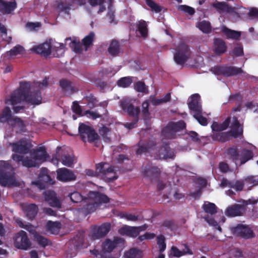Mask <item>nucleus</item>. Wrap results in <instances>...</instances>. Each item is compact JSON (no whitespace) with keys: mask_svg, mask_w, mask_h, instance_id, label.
<instances>
[{"mask_svg":"<svg viewBox=\"0 0 258 258\" xmlns=\"http://www.w3.org/2000/svg\"><path fill=\"white\" fill-rule=\"evenodd\" d=\"M31 88V84L29 82H21L20 83V87L15 90L11 94L9 101L12 105L13 109L15 113H19L25 109V106H17V104L25 101L32 105H38L41 103L42 97L40 92H37L35 94H29Z\"/></svg>","mask_w":258,"mask_h":258,"instance_id":"nucleus-1","label":"nucleus"},{"mask_svg":"<svg viewBox=\"0 0 258 258\" xmlns=\"http://www.w3.org/2000/svg\"><path fill=\"white\" fill-rule=\"evenodd\" d=\"M15 173L12 170L10 164L5 161H1L0 163V185L3 186L7 185H17Z\"/></svg>","mask_w":258,"mask_h":258,"instance_id":"nucleus-2","label":"nucleus"},{"mask_svg":"<svg viewBox=\"0 0 258 258\" xmlns=\"http://www.w3.org/2000/svg\"><path fill=\"white\" fill-rule=\"evenodd\" d=\"M211 72L216 75H222L225 77L235 76L243 73L242 70L235 66L219 65L211 68Z\"/></svg>","mask_w":258,"mask_h":258,"instance_id":"nucleus-3","label":"nucleus"},{"mask_svg":"<svg viewBox=\"0 0 258 258\" xmlns=\"http://www.w3.org/2000/svg\"><path fill=\"white\" fill-rule=\"evenodd\" d=\"M186 127L185 122L180 120L177 122H169L166 128L162 131V134L165 138L174 139L176 136V132L181 131Z\"/></svg>","mask_w":258,"mask_h":258,"instance_id":"nucleus-4","label":"nucleus"},{"mask_svg":"<svg viewBox=\"0 0 258 258\" xmlns=\"http://www.w3.org/2000/svg\"><path fill=\"white\" fill-rule=\"evenodd\" d=\"M79 132L82 140L86 142L93 143L97 140L99 136L91 126L84 123H81L79 126Z\"/></svg>","mask_w":258,"mask_h":258,"instance_id":"nucleus-5","label":"nucleus"},{"mask_svg":"<svg viewBox=\"0 0 258 258\" xmlns=\"http://www.w3.org/2000/svg\"><path fill=\"white\" fill-rule=\"evenodd\" d=\"M111 226L110 223H104L100 225L92 226L90 237L94 240L104 237L110 231Z\"/></svg>","mask_w":258,"mask_h":258,"instance_id":"nucleus-6","label":"nucleus"},{"mask_svg":"<svg viewBox=\"0 0 258 258\" xmlns=\"http://www.w3.org/2000/svg\"><path fill=\"white\" fill-rule=\"evenodd\" d=\"M14 245L15 247L20 249L27 250L31 246V243L27 233L20 230L13 237Z\"/></svg>","mask_w":258,"mask_h":258,"instance_id":"nucleus-7","label":"nucleus"},{"mask_svg":"<svg viewBox=\"0 0 258 258\" xmlns=\"http://www.w3.org/2000/svg\"><path fill=\"white\" fill-rule=\"evenodd\" d=\"M190 55V51L188 46L184 43L180 44L174 55V60L177 64L182 65L189 59Z\"/></svg>","mask_w":258,"mask_h":258,"instance_id":"nucleus-8","label":"nucleus"},{"mask_svg":"<svg viewBox=\"0 0 258 258\" xmlns=\"http://www.w3.org/2000/svg\"><path fill=\"white\" fill-rule=\"evenodd\" d=\"M147 228L148 225L146 224L137 227L124 225L119 228L118 232L121 235L135 238L139 235L141 231L146 230Z\"/></svg>","mask_w":258,"mask_h":258,"instance_id":"nucleus-9","label":"nucleus"},{"mask_svg":"<svg viewBox=\"0 0 258 258\" xmlns=\"http://www.w3.org/2000/svg\"><path fill=\"white\" fill-rule=\"evenodd\" d=\"M141 172L145 177L153 181L159 177L161 171L158 167L153 165L152 163L148 162L142 166Z\"/></svg>","mask_w":258,"mask_h":258,"instance_id":"nucleus-10","label":"nucleus"},{"mask_svg":"<svg viewBox=\"0 0 258 258\" xmlns=\"http://www.w3.org/2000/svg\"><path fill=\"white\" fill-rule=\"evenodd\" d=\"M230 230L234 235L244 239L251 238L255 236L253 231L248 226L241 224L231 227Z\"/></svg>","mask_w":258,"mask_h":258,"instance_id":"nucleus-11","label":"nucleus"},{"mask_svg":"<svg viewBox=\"0 0 258 258\" xmlns=\"http://www.w3.org/2000/svg\"><path fill=\"white\" fill-rule=\"evenodd\" d=\"M125 240L123 238L115 236L111 240L107 238L103 242L102 249L104 252H111L117 247H121L124 244Z\"/></svg>","mask_w":258,"mask_h":258,"instance_id":"nucleus-12","label":"nucleus"},{"mask_svg":"<svg viewBox=\"0 0 258 258\" xmlns=\"http://www.w3.org/2000/svg\"><path fill=\"white\" fill-rule=\"evenodd\" d=\"M12 151L15 153L26 154L29 152L31 145L25 139H22L16 143L11 144Z\"/></svg>","mask_w":258,"mask_h":258,"instance_id":"nucleus-13","label":"nucleus"},{"mask_svg":"<svg viewBox=\"0 0 258 258\" xmlns=\"http://www.w3.org/2000/svg\"><path fill=\"white\" fill-rule=\"evenodd\" d=\"M52 179L48 174V170L45 168H42L38 175V179L32 182L33 184L36 185L39 189L45 188V183H51Z\"/></svg>","mask_w":258,"mask_h":258,"instance_id":"nucleus-14","label":"nucleus"},{"mask_svg":"<svg viewBox=\"0 0 258 258\" xmlns=\"http://www.w3.org/2000/svg\"><path fill=\"white\" fill-rule=\"evenodd\" d=\"M46 202L52 207L59 209L61 207V203L57 197L56 193L53 190H47L43 192Z\"/></svg>","mask_w":258,"mask_h":258,"instance_id":"nucleus-15","label":"nucleus"},{"mask_svg":"<svg viewBox=\"0 0 258 258\" xmlns=\"http://www.w3.org/2000/svg\"><path fill=\"white\" fill-rule=\"evenodd\" d=\"M57 179L61 181L69 182L76 179L74 172L66 168H58L56 170Z\"/></svg>","mask_w":258,"mask_h":258,"instance_id":"nucleus-16","label":"nucleus"},{"mask_svg":"<svg viewBox=\"0 0 258 258\" xmlns=\"http://www.w3.org/2000/svg\"><path fill=\"white\" fill-rule=\"evenodd\" d=\"M120 106L122 110L134 118L139 117L140 108L139 107H135L130 101L123 100L120 103Z\"/></svg>","mask_w":258,"mask_h":258,"instance_id":"nucleus-17","label":"nucleus"},{"mask_svg":"<svg viewBox=\"0 0 258 258\" xmlns=\"http://www.w3.org/2000/svg\"><path fill=\"white\" fill-rule=\"evenodd\" d=\"M231 131H228L231 137L237 138L243 135V126L240 123L237 117L234 116L232 118V122L231 123Z\"/></svg>","mask_w":258,"mask_h":258,"instance_id":"nucleus-18","label":"nucleus"},{"mask_svg":"<svg viewBox=\"0 0 258 258\" xmlns=\"http://www.w3.org/2000/svg\"><path fill=\"white\" fill-rule=\"evenodd\" d=\"M193 252L186 244L182 245L180 249L176 246H172L170 251L169 255L174 257H179L185 255H192Z\"/></svg>","mask_w":258,"mask_h":258,"instance_id":"nucleus-19","label":"nucleus"},{"mask_svg":"<svg viewBox=\"0 0 258 258\" xmlns=\"http://www.w3.org/2000/svg\"><path fill=\"white\" fill-rule=\"evenodd\" d=\"M12 158L17 163L22 162V164L23 166L28 168L38 166L37 163L32 157V158H30L27 156L24 157L23 156L18 154H13Z\"/></svg>","mask_w":258,"mask_h":258,"instance_id":"nucleus-20","label":"nucleus"},{"mask_svg":"<svg viewBox=\"0 0 258 258\" xmlns=\"http://www.w3.org/2000/svg\"><path fill=\"white\" fill-rule=\"evenodd\" d=\"M227 49L226 42L220 38H215L213 40V50L217 55L225 53Z\"/></svg>","mask_w":258,"mask_h":258,"instance_id":"nucleus-21","label":"nucleus"},{"mask_svg":"<svg viewBox=\"0 0 258 258\" xmlns=\"http://www.w3.org/2000/svg\"><path fill=\"white\" fill-rule=\"evenodd\" d=\"M109 54L112 57L119 56L123 52V49L118 40L113 39L110 42L107 48Z\"/></svg>","mask_w":258,"mask_h":258,"instance_id":"nucleus-22","label":"nucleus"},{"mask_svg":"<svg viewBox=\"0 0 258 258\" xmlns=\"http://www.w3.org/2000/svg\"><path fill=\"white\" fill-rule=\"evenodd\" d=\"M59 85L63 93L67 96L71 95L78 91V89L73 85L72 82L69 80L60 79Z\"/></svg>","mask_w":258,"mask_h":258,"instance_id":"nucleus-23","label":"nucleus"},{"mask_svg":"<svg viewBox=\"0 0 258 258\" xmlns=\"http://www.w3.org/2000/svg\"><path fill=\"white\" fill-rule=\"evenodd\" d=\"M158 154L160 157L164 159H174L175 157V152L173 149H171L169 144L164 143L158 150Z\"/></svg>","mask_w":258,"mask_h":258,"instance_id":"nucleus-24","label":"nucleus"},{"mask_svg":"<svg viewBox=\"0 0 258 258\" xmlns=\"http://www.w3.org/2000/svg\"><path fill=\"white\" fill-rule=\"evenodd\" d=\"M51 44L45 42L37 46H33L31 50L36 54H40L42 56H47L51 53Z\"/></svg>","mask_w":258,"mask_h":258,"instance_id":"nucleus-25","label":"nucleus"},{"mask_svg":"<svg viewBox=\"0 0 258 258\" xmlns=\"http://www.w3.org/2000/svg\"><path fill=\"white\" fill-rule=\"evenodd\" d=\"M244 210V208L243 205L235 204L228 207L225 213L227 216L234 217L242 215Z\"/></svg>","mask_w":258,"mask_h":258,"instance_id":"nucleus-26","label":"nucleus"},{"mask_svg":"<svg viewBox=\"0 0 258 258\" xmlns=\"http://www.w3.org/2000/svg\"><path fill=\"white\" fill-rule=\"evenodd\" d=\"M138 149L136 151V154L141 155L144 153H152L156 148V144L153 142L143 143L140 142L138 144Z\"/></svg>","mask_w":258,"mask_h":258,"instance_id":"nucleus-27","label":"nucleus"},{"mask_svg":"<svg viewBox=\"0 0 258 258\" xmlns=\"http://www.w3.org/2000/svg\"><path fill=\"white\" fill-rule=\"evenodd\" d=\"M200 100V96L198 94L192 95L190 97V101L188 103V106L189 109L193 111L194 113L202 110Z\"/></svg>","mask_w":258,"mask_h":258,"instance_id":"nucleus-28","label":"nucleus"},{"mask_svg":"<svg viewBox=\"0 0 258 258\" xmlns=\"http://www.w3.org/2000/svg\"><path fill=\"white\" fill-rule=\"evenodd\" d=\"M38 211V206L34 204H29L24 208V212L27 218L32 221L36 216Z\"/></svg>","mask_w":258,"mask_h":258,"instance_id":"nucleus-29","label":"nucleus"},{"mask_svg":"<svg viewBox=\"0 0 258 258\" xmlns=\"http://www.w3.org/2000/svg\"><path fill=\"white\" fill-rule=\"evenodd\" d=\"M221 31L227 39L238 40L241 35V32L229 29L225 26L222 27Z\"/></svg>","mask_w":258,"mask_h":258,"instance_id":"nucleus-30","label":"nucleus"},{"mask_svg":"<svg viewBox=\"0 0 258 258\" xmlns=\"http://www.w3.org/2000/svg\"><path fill=\"white\" fill-rule=\"evenodd\" d=\"M88 196L89 198H93L96 203L101 204L109 202V198L106 195L98 191H90Z\"/></svg>","mask_w":258,"mask_h":258,"instance_id":"nucleus-31","label":"nucleus"},{"mask_svg":"<svg viewBox=\"0 0 258 258\" xmlns=\"http://www.w3.org/2000/svg\"><path fill=\"white\" fill-rule=\"evenodd\" d=\"M31 156L36 161V160L44 161L46 160V158L48 157L45 148L44 147H40L37 149L34 150L31 153Z\"/></svg>","mask_w":258,"mask_h":258,"instance_id":"nucleus-32","label":"nucleus"},{"mask_svg":"<svg viewBox=\"0 0 258 258\" xmlns=\"http://www.w3.org/2000/svg\"><path fill=\"white\" fill-rule=\"evenodd\" d=\"M15 117L13 116L10 108L6 106L4 108L0 115V121L3 123L7 122L10 125Z\"/></svg>","mask_w":258,"mask_h":258,"instance_id":"nucleus-33","label":"nucleus"},{"mask_svg":"<svg viewBox=\"0 0 258 258\" xmlns=\"http://www.w3.org/2000/svg\"><path fill=\"white\" fill-rule=\"evenodd\" d=\"M231 118L228 117L222 123H219L217 122L214 121L211 125V128L213 131L215 132H222L226 130L230 123Z\"/></svg>","mask_w":258,"mask_h":258,"instance_id":"nucleus-34","label":"nucleus"},{"mask_svg":"<svg viewBox=\"0 0 258 258\" xmlns=\"http://www.w3.org/2000/svg\"><path fill=\"white\" fill-rule=\"evenodd\" d=\"M29 83V82H28ZM31 84V88L29 94H35L37 92H40V94L41 95L40 89H42L44 87H47L48 85V83L46 78L43 80L42 82H36L34 83V85H32L31 83L30 82Z\"/></svg>","mask_w":258,"mask_h":258,"instance_id":"nucleus-35","label":"nucleus"},{"mask_svg":"<svg viewBox=\"0 0 258 258\" xmlns=\"http://www.w3.org/2000/svg\"><path fill=\"white\" fill-rule=\"evenodd\" d=\"M230 137L231 136L228 132H217L216 133H213L211 136L212 139L213 141H219L222 143L228 141Z\"/></svg>","mask_w":258,"mask_h":258,"instance_id":"nucleus-36","label":"nucleus"},{"mask_svg":"<svg viewBox=\"0 0 258 258\" xmlns=\"http://www.w3.org/2000/svg\"><path fill=\"white\" fill-rule=\"evenodd\" d=\"M239 156L240 164L242 165L252 159L253 157V153L252 151L250 150L243 149L241 150Z\"/></svg>","mask_w":258,"mask_h":258,"instance_id":"nucleus-37","label":"nucleus"},{"mask_svg":"<svg viewBox=\"0 0 258 258\" xmlns=\"http://www.w3.org/2000/svg\"><path fill=\"white\" fill-rule=\"evenodd\" d=\"M17 8V3L15 1L13 2H4L0 7V10L5 13L10 14Z\"/></svg>","mask_w":258,"mask_h":258,"instance_id":"nucleus-38","label":"nucleus"},{"mask_svg":"<svg viewBox=\"0 0 258 258\" xmlns=\"http://www.w3.org/2000/svg\"><path fill=\"white\" fill-rule=\"evenodd\" d=\"M143 252L137 248H132L124 252V258H141Z\"/></svg>","mask_w":258,"mask_h":258,"instance_id":"nucleus-39","label":"nucleus"},{"mask_svg":"<svg viewBox=\"0 0 258 258\" xmlns=\"http://www.w3.org/2000/svg\"><path fill=\"white\" fill-rule=\"evenodd\" d=\"M61 224L59 222H52L49 221L47 222L46 228L48 231L50 232L52 234L58 232L60 228Z\"/></svg>","mask_w":258,"mask_h":258,"instance_id":"nucleus-40","label":"nucleus"},{"mask_svg":"<svg viewBox=\"0 0 258 258\" xmlns=\"http://www.w3.org/2000/svg\"><path fill=\"white\" fill-rule=\"evenodd\" d=\"M204 211L211 215H214L217 212V208L215 204L209 202H205L202 207Z\"/></svg>","mask_w":258,"mask_h":258,"instance_id":"nucleus-41","label":"nucleus"},{"mask_svg":"<svg viewBox=\"0 0 258 258\" xmlns=\"http://www.w3.org/2000/svg\"><path fill=\"white\" fill-rule=\"evenodd\" d=\"M197 27L203 33L208 34L211 32L212 27L209 22L203 20L199 22Z\"/></svg>","mask_w":258,"mask_h":258,"instance_id":"nucleus-42","label":"nucleus"},{"mask_svg":"<svg viewBox=\"0 0 258 258\" xmlns=\"http://www.w3.org/2000/svg\"><path fill=\"white\" fill-rule=\"evenodd\" d=\"M57 156V155H56V156ZM58 156L59 157V155H58ZM59 159L61 160L62 163L64 165L68 167H71L73 164V158L69 154L63 155L60 158L59 157L58 158L57 157H55V160L57 162Z\"/></svg>","mask_w":258,"mask_h":258,"instance_id":"nucleus-43","label":"nucleus"},{"mask_svg":"<svg viewBox=\"0 0 258 258\" xmlns=\"http://www.w3.org/2000/svg\"><path fill=\"white\" fill-rule=\"evenodd\" d=\"M112 167H109L108 164L106 163L101 162L96 164V172L102 177L106 173L108 169H110Z\"/></svg>","mask_w":258,"mask_h":258,"instance_id":"nucleus-44","label":"nucleus"},{"mask_svg":"<svg viewBox=\"0 0 258 258\" xmlns=\"http://www.w3.org/2000/svg\"><path fill=\"white\" fill-rule=\"evenodd\" d=\"M106 181L111 182L117 178V176L114 168L112 167L110 169H108L106 173L102 177Z\"/></svg>","mask_w":258,"mask_h":258,"instance_id":"nucleus-45","label":"nucleus"},{"mask_svg":"<svg viewBox=\"0 0 258 258\" xmlns=\"http://www.w3.org/2000/svg\"><path fill=\"white\" fill-rule=\"evenodd\" d=\"M137 28L139 32H140L142 36L145 37L147 36V25L145 21L143 20L139 21L138 24H137Z\"/></svg>","mask_w":258,"mask_h":258,"instance_id":"nucleus-46","label":"nucleus"},{"mask_svg":"<svg viewBox=\"0 0 258 258\" xmlns=\"http://www.w3.org/2000/svg\"><path fill=\"white\" fill-rule=\"evenodd\" d=\"M13 127H17L21 132L25 131V125L24 121L18 117H15L12 120V123L10 124Z\"/></svg>","mask_w":258,"mask_h":258,"instance_id":"nucleus-47","label":"nucleus"},{"mask_svg":"<svg viewBox=\"0 0 258 258\" xmlns=\"http://www.w3.org/2000/svg\"><path fill=\"white\" fill-rule=\"evenodd\" d=\"M157 243L159 248L160 253H162L166 248L165 237L163 235H159L157 236Z\"/></svg>","mask_w":258,"mask_h":258,"instance_id":"nucleus-48","label":"nucleus"},{"mask_svg":"<svg viewBox=\"0 0 258 258\" xmlns=\"http://www.w3.org/2000/svg\"><path fill=\"white\" fill-rule=\"evenodd\" d=\"M133 80L131 77H125L121 78L118 80L117 84L119 87L127 88L132 83Z\"/></svg>","mask_w":258,"mask_h":258,"instance_id":"nucleus-49","label":"nucleus"},{"mask_svg":"<svg viewBox=\"0 0 258 258\" xmlns=\"http://www.w3.org/2000/svg\"><path fill=\"white\" fill-rule=\"evenodd\" d=\"M95 34L93 32H91L89 35L85 36L82 40L83 44L87 50L93 43Z\"/></svg>","mask_w":258,"mask_h":258,"instance_id":"nucleus-50","label":"nucleus"},{"mask_svg":"<svg viewBox=\"0 0 258 258\" xmlns=\"http://www.w3.org/2000/svg\"><path fill=\"white\" fill-rule=\"evenodd\" d=\"M84 99L87 102V105L90 108L95 107L98 102L97 98L92 94L85 96Z\"/></svg>","mask_w":258,"mask_h":258,"instance_id":"nucleus-51","label":"nucleus"},{"mask_svg":"<svg viewBox=\"0 0 258 258\" xmlns=\"http://www.w3.org/2000/svg\"><path fill=\"white\" fill-rule=\"evenodd\" d=\"M212 6L219 12H227L229 9L228 5L224 2H218L212 4Z\"/></svg>","mask_w":258,"mask_h":258,"instance_id":"nucleus-52","label":"nucleus"},{"mask_svg":"<svg viewBox=\"0 0 258 258\" xmlns=\"http://www.w3.org/2000/svg\"><path fill=\"white\" fill-rule=\"evenodd\" d=\"M227 154L230 156V159L233 161H236L239 159V155L236 147L228 148L227 150Z\"/></svg>","mask_w":258,"mask_h":258,"instance_id":"nucleus-53","label":"nucleus"},{"mask_svg":"<svg viewBox=\"0 0 258 258\" xmlns=\"http://www.w3.org/2000/svg\"><path fill=\"white\" fill-rule=\"evenodd\" d=\"M35 238L38 244L43 247L50 244V241L47 238L40 234H36L35 235Z\"/></svg>","mask_w":258,"mask_h":258,"instance_id":"nucleus-54","label":"nucleus"},{"mask_svg":"<svg viewBox=\"0 0 258 258\" xmlns=\"http://www.w3.org/2000/svg\"><path fill=\"white\" fill-rule=\"evenodd\" d=\"M202 110L199 112L194 113L193 116L195 118L199 123L202 125L205 126L208 124L207 119L202 115Z\"/></svg>","mask_w":258,"mask_h":258,"instance_id":"nucleus-55","label":"nucleus"},{"mask_svg":"<svg viewBox=\"0 0 258 258\" xmlns=\"http://www.w3.org/2000/svg\"><path fill=\"white\" fill-rule=\"evenodd\" d=\"M146 3L151 8L152 11L159 13L162 11V7L153 0H146Z\"/></svg>","mask_w":258,"mask_h":258,"instance_id":"nucleus-56","label":"nucleus"},{"mask_svg":"<svg viewBox=\"0 0 258 258\" xmlns=\"http://www.w3.org/2000/svg\"><path fill=\"white\" fill-rule=\"evenodd\" d=\"M149 104L147 101H144L142 104L143 118L144 120L149 119L150 117V113L149 111Z\"/></svg>","mask_w":258,"mask_h":258,"instance_id":"nucleus-57","label":"nucleus"},{"mask_svg":"<svg viewBox=\"0 0 258 258\" xmlns=\"http://www.w3.org/2000/svg\"><path fill=\"white\" fill-rule=\"evenodd\" d=\"M171 99V94L170 93H166L163 98L160 99H155L153 100V104L155 105H158L162 103H166Z\"/></svg>","mask_w":258,"mask_h":258,"instance_id":"nucleus-58","label":"nucleus"},{"mask_svg":"<svg viewBox=\"0 0 258 258\" xmlns=\"http://www.w3.org/2000/svg\"><path fill=\"white\" fill-rule=\"evenodd\" d=\"M135 89L138 92L148 93V89L143 82H137L135 84Z\"/></svg>","mask_w":258,"mask_h":258,"instance_id":"nucleus-59","label":"nucleus"},{"mask_svg":"<svg viewBox=\"0 0 258 258\" xmlns=\"http://www.w3.org/2000/svg\"><path fill=\"white\" fill-rule=\"evenodd\" d=\"M69 197L71 201L74 203H79L83 200L82 196L78 191H75L70 194Z\"/></svg>","mask_w":258,"mask_h":258,"instance_id":"nucleus-60","label":"nucleus"},{"mask_svg":"<svg viewBox=\"0 0 258 258\" xmlns=\"http://www.w3.org/2000/svg\"><path fill=\"white\" fill-rule=\"evenodd\" d=\"M178 10L187 13L190 15H193L195 13V9L186 5H179L178 7Z\"/></svg>","mask_w":258,"mask_h":258,"instance_id":"nucleus-61","label":"nucleus"},{"mask_svg":"<svg viewBox=\"0 0 258 258\" xmlns=\"http://www.w3.org/2000/svg\"><path fill=\"white\" fill-rule=\"evenodd\" d=\"M24 50V49L23 46L20 45H17L9 51V55L10 56H16L18 54L22 53Z\"/></svg>","mask_w":258,"mask_h":258,"instance_id":"nucleus-62","label":"nucleus"},{"mask_svg":"<svg viewBox=\"0 0 258 258\" xmlns=\"http://www.w3.org/2000/svg\"><path fill=\"white\" fill-rule=\"evenodd\" d=\"M70 47L76 53H79L82 51V44L79 41L73 40L70 44Z\"/></svg>","mask_w":258,"mask_h":258,"instance_id":"nucleus-63","label":"nucleus"},{"mask_svg":"<svg viewBox=\"0 0 258 258\" xmlns=\"http://www.w3.org/2000/svg\"><path fill=\"white\" fill-rule=\"evenodd\" d=\"M232 55L235 56H241L243 55V46L241 44H238V46L235 47L232 51Z\"/></svg>","mask_w":258,"mask_h":258,"instance_id":"nucleus-64","label":"nucleus"}]
</instances>
